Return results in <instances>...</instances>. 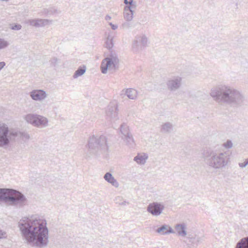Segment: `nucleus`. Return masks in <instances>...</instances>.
I'll return each instance as SVG.
<instances>
[{
    "label": "nucleus",
    "mask_w": 248,
    "mask_h": 248,
    "mask_svg": "<svg viewBox=\"0 0 248 248\" xmlns=\"http://www.w3.org/2000/svg\"><path fill=\"white\" fill-rule=\"evenodd\" d=\"M21 235L28 244L42 248L48 242L46 221L42 217L34 215L24 217L18 222Z\"/></svg>",
    "instance_id": "f257e3e1"
},
{
    "label": "nucleus",
    "mask_w": 248,
    "mask_h": 248,
    "mask_svg": "<svg viewBox=\"0 0 248 248\" xmlns=\"http://www.w3.org/2000/svg\"><path fill=\"white\" fill-rule=\"evenodd\" d=\"M210 95L217 103L235 107H240L246 102L245 95L242 92L226 85H219L213 88Z\"/></svg>",
    "instance_id": "f03ea898"
},
{
    "label": "nucleus",
    "mask_w": 248,
    "mask_h": 248,
    "mask_svg": "<svg viewBox=\"0 0 248 248\" xmlns=\"http://www.w3.org/2000/svg\"><path fill=\"white\" fill-rule=\"evenodd\" d=\"M203 161L208 166L214 169H222L230 162V155L227 152L209 150L203 153Z\"/></svg>",
    "instance_id": "7ed1b4c3"
},
{
    "label": "nucleus",
    "mask_w": 248,
    "mask_h": 248,
    "mask_svg": "<svg viewBox=\"0 0 248 248\" xmlns=\"http://www.w3.org/2000/svg\"><path fill=\"white\" fill-rule=\"evenodd\" d=\"M25 196L20 192L11 188H0V203L22 207L27 204Z\"/></svg>",
    "instance_id": "20e7f679"
},
{
    "label": "nucleus",
    "mask_w": 248,
    "mask_h": 248,
    "mask_svg": "<svg viewBox=\"0 0 248 248\" xmlns=\"http://www.w3.org/2000/svg\"><path fill=\"white\" fill-rule=\"evenodd\" d=\"M86 146L88 148L86 156L88 157L105 153L108 149L107 138L104 135L91 136L89 138Z\"/></svg>",
    "instance_id": "39448f33"
},
{
    "label": "nucleus",
    "mask_w": 248,
    "mask_h": 248,
    "mask_svg": "<svg viewBox=\"0 0 248 248\" xmlns=\"http://www.w3.org/2000/svg\"><path fill=\"white\" fill-rule=\"evenodd\" d=\"M15 135V133L12 132L6 124L0 122V147L9 146L13 141Z\"/></svg>",
    "instance_id": "423d86ee"
},
{
    "label": "nucleus",
    "mask_w": 248,
    "mask_h": 248,
    "mask_svg": "<svg viewBox=\"0 0 248 248\" xmlns=\"http://www.w3.org/2000/svg\"><path fill=\"white\" fill-rule=\"evenodd\" d=\"M118 59L114 57H107L104 59L101 64V70L103 74H106L107 70H113L117 67Z\"/></svg>",
    "instance_id": "0eeeda50"
},
{
    "label": "nucleus",
    "mask_w": 248,
    "mask_h": 248,
    "mask_svg": "<svg viewBox=\"0 0 248 248\" xmlns=\"http://www.w3.org/2000/svg\"><path fill=\"white\" fill-rule=\"evenodd\" d=\"M120 132L122 135V139L125 144L130 147H133L134 145V140L126 124L124 123L121 124Z\"/></svg>",
    "instance_id": "6e6552de"
},
{
    "label": "nucleus",
    "mask_w": 248,
    "mask_h": 248,
    "mask_svg": "<svg viewBox=\"0 0 248 248\" xmlns=\"http://www.w3.org/2000/svg\"><path fill=\"white\" fill-rule=\"evenodd\" d=\"M164 209V206L163 203L153 202L148 205L147 211L153 216H158L162 213Z\"/></svg>",
    "instance_id": "1a4fd4ad"
},
{
    "label": "nucleus",
    "mask_w": 248,
    "mask_h": 248,
    "mask_svg": "<svg viewBox=\"0 0 248 248\" xmlns=\"http://www.w3.org/2000/svg\"><path fill=\"white\" fill-rule=\"evenodd\" d=\"M106 119L111 122H115L118 119L117 106L115 104H110L106 110Z\"/></svg>",
    "instance_id": "9d476101"
},
{
    "label": "nucleus",
    "mask_w": 248,
    "mask_h": 248,
    "mask_svg": "<svg viewBox=\"0 0 248 248\" xmlns=\"http://www.w3.org/2000/svg\"><path fill=\"white\" fill-rule=\"evenodd\" d=\"M182 84V78L179 76L173 77L167 82L168 89L170 91H175L180 88Z\"/></svg>",
    "instance_id": "9b49d317"
},
{
    "label": "nucleus",
    "mask_w": 248,
    "mask_h": 248,
    "mask_svg": "<svg viewBox=\"0 0 248 248\" xmlns=\"http://www.w3.org/2000/svg\"><path fill=\"white\" fill-rule=\"evenodd\" d=\"M31 98L36 101L44 100L47 96V94L43 90H33L30 93Z\"/></svg>",
    "instance_id": "f8f14e48"
},
{
    "label": "nucleus",
    "mask_w": 248,
    "mask_h": 248,
    "mask_svg": "<svg viewBox=\"0 0 248 248\" xmlns=\"http://www.w3.org/2000/svg\"><path fill=\"white\" fill-rule=\"evenodd\" d=\"M47 123L48 120L46 117L37 115L33 126L38 127H44L47 125Z\"/></svg>",
    "instance_id": "ddd939ff"
},
{
    "label": "nucleus",
    "mask_w": 248,
    "mask_h": 248,
    "mask_svg": "<svg viewBox=\"0 0 248 248\" xmlns=\"http://www.w3.org/2000/svg\"><path fill=\"white\" fill-rule=\"evenodd\" d=\"M148 158V155L146 153H138L134 157L133 160L139 165H144Z\"/></svg>",
    "instance_id": "4468645a"
},
{
    "label": "nucleus",
    "mask_w": 248,
    "mask_h": 248,
    "mask_svg": "<svg viewBox=\"0 0 248 248\" xmlns=\"http://www.w3.org/2000/svg\"><path fill=\"white\" fill-rule=\"evenodd\" d=\"M156 232L162 235L173 233L175 232L173 230L169 225L166 224L162 225L156 230Z\"/></svg>",
    "instance_id": "2eb2a0df"
},
{
    "label": "nucleus",
    "mask_w": 248,
    "mask_h": 248,
    "mask_svg": "<svg viewBox=\"0 0 248 248\" xmlns=\"http://www.w3.org/2000/svg\"><path fill=\"white\" fill-rule=\"evenodd\" d=\"M137 94V91L136 90L132 88H129L123 90L121 95L125 94L128 98L134 100L136 99Z\"/></svg>",
    "instance_id": "dca6fc26"
},
{
    "label": "nucleus",
    "mask_w": 248,
    "mask_h": 248,
    "mask_svg": "<svg viewBox=\"0 0 248 248\" xmlns=\"http://www.w3.org/2000/svg\"><path fill=\"white\" fill-rule=\"evenodd\" d=\"M175 229L177 234L181 236L185 237L186 235V227L185 223L177 224L175 225Z\"/></svg>",
    "instance_id": "f3484780"
},
{
    "label": "nucleus",
    "mask_w": 248,
    "mask_h": 248,
    "mask_svg": "<svg viewBox=\"0 0 248 248\" xmlns=\"http://www.w3.org/2000/svg\"><path fill=\"white\" fill-rule=\"evenodd\" d=\"M124 18L127 21H130L133 18V11L132 6H125L124 10Z\"/></svg>",
    "instance_id": "a211bd4d"
},
{
    "label": "nucleus",
    "mask_w": 248,
    "mask_h": 248,
    "mask_svg": "<svg viewBox=\"0 0 248 248\" xmlns=\"http://www.w3.org/2000/svg\"><path fill=\"white\" fill-rule=\"evenodd\" d=\"M104 179L108 183L111 184L115 187H118L119 184L116 179L112 176L110 172H107L104 176Z\"/></svg>",
    "instance_id": "6ab92c4d"
},
{
    "label": "nucleus",
    "mask_w": 248,
    "mask_h": 248,
    "mask_svg": "<svg viewBox=\"0 0 248 248\" xmlns=\"http://www.w3.org/2000/svg\"><path fill=\"white\" fill-rule=\"evenodd\" d=\"M12 132H15L16 134V135L13 139V141H15L17 137H19L22 140H28L30 139V135L27 132H18L16 130H12Z\"/></svg>",
    "instance_id": "aec40b11"
},
{
    "label": "nucleus",
    "mask_w": 248,
    "mask_h": 248,
    "mask_svg": "<svg viewBox=\"0 0 248 248\" xmlns=\"http://www.w3.org/2000/svg\"><path fill=\"white\" fill-rule=\"evenodd\" d=\"M173 130V124L170 122H166L162 124L161 132L165 133H169Z\"/></svg>",
    "instance_id": "412c9836"
},
{
    "label": "nucleus",
    "mask_w": 248,
    "mask_h": 248,
    "mask_svg": "<svg viewBox=\"0 0 248 248\" xmlns=\"http://www.w3.org/2000/svg\"><path fill=\"white\" fill-rule=\"evenodd\" d=\"M235 248H248V236L239 240L237 243Z\"/></svg>",
    "instance_id": "4be33fe9"
},
{
    "label": "nucleus",
    "mask_w": 248,
    "mask_h": 248,
    "mask_svg": "<svg viewBox=\"0 0 248 248\" xmlns=\"http://www.w3.org/2000/svg\"><path fill=\"white\" fill-rule=\"evenodd\" d=\"M37 114L29 113L24 116V119L29 124H31L33 126L35 122V119Z\"/></svg>",
    "instance_id": "5701e85b"
},
{
    "label": "nucleus",
    "mask_w": 248,
    "mask_h": 248,
    "mask_svg": "<svg viewBox=\"0 0 248 248\" xmlns=\"http://www.w3.org/2000/svg\"><path fill=\"white\" fill-rule=\"evenodd\" d=\"M38 28L44 27L49 25L52 21L47 19L37 18Z\"/></svg>",
    "instance_id": "b1692460"
},
{
    "label": "nucleus",
    "mask_w": 248,
    "mask_h": 248,
    "mask_svg": "<svg viewBox=\"0 0 248 248\" xmlns=\"http://www.w3.org/2000/svg\"><path fill=\"white\" fill-rule=\"evenodd\" d=\"M132 48L135 51L142 48V46L140 43V38H138V35L135 37V38L133 42Z\"/></svg>",
    "instance_id": "393cba45"
},
{
    "label": "nucleus",
    "mask_w": 248,
    "mask_h": 248,
    "mask_svg": "<svg viewBox=\"0 0 248 248\" xmlns=\"http://www.w3.org/2000/svg\"><path fill=\"white\" fill-rule=\"evenodd\" d=\"M86 67L83 66V67H79L78 69L75 71L73 77L74 78H77L78 77L82 76L86 72Z\"/></svg>",
    "instance_id": "a878e982"
},
{
    "label": "nucleus",
    "mask_w": 248,
    "mask_h": 248,
    "mask_svg": "<svg viewBox=\"0 0 248 248\" xmlns=\"http://www.w3.org/2000/svg\"><path fill=\"white\" fill-rule=\"evenodd\" d=\"M138 38H140L142 48L145 47L147 44V38L144 35H138Z\"/></svg>",
    "instance_id": "bb28decb"
},
{
    "label": "nucleus",
    "mask_w": 248,
    "mask_h": 248,
    "mask_svg": "<svg viewBox=\"0 0 248 248\" xmlns=\"http://www.w3.org/2000/svg\"><path fill=\"white\" fill-rule=\"evenodd\" d=\"M10 44L8 41L4 39L0 38V50L4 49L9 46Z\"/></svg>",
    "instance_id": "cd10ccee"
},
{
    "label": "nucleus",
    "mask_w": 248,
    "mask_h": 248,
    "mask_svg": "<svg viewBox=\"0 0 248 248\" xmlns=\"http://www.w3.org/2000/svg\"><path fill=\"white\" fill-rule=\"evenodd\" d=\"M25 23L31 26L38 28L37 18L28 19L25 21Z\"/></svg>",
    "instance_id": "c85d7f7f"
},
{
    "label": "nucleus",
    "mask_w": 248,
    "mask_h": 248,
    "mask_svg": "<svg viewBox=\"0 0 248 248\" xmlns=\"http://www.w3.org/2000/svg\"><path fill=\"white\" fill-rule=\"evenodd\" d=\"M113 42H112V39L111 38H110L109 36H108L107 41L106 42V46L108 49H110L113 46Z\"/></svg>",
    "instance_id": "c756f323"
},
{
    "label": "nucleus",
    "mask_w": 248,
    "mask_h": 248,
    "mask_svg": "<svg viewBox=\"0 0 248 248\" xmlns=\"http://www.w3.org/2000/svg\"><path fill=\"white\" fill-rule=\"evenodd\" d=\"M124 3L127 5L126 6H132V8L136 7V2H134L133 0H124Z\"/></svg>",
    "instance_id": "7c9ffc66"
},
{
    "label": "nucleus",
    "mask_w": 248,
    "mask_h": 248,
    "mask_svg": "<svg viewBox=\"0 0 248 248\" xmlns=\"http://www.w3.org/2000/svg\"><path fill=\"white\" fill-rule=\"evenodd\" d=\"M129 21H126V22L123 23L122 25V28L125 30H127L131 28L132 27V26L131 23H129Z\"/></svg>",
    "instance_id": "2f4dec72"
},
{
    "label": "nucleus",
    "mask_w": 248,
    "mask_h": 248,
    "mask_svg": "<svg viewBox=\"0 0 248 248\" xmlns=\"http://www.w3.org/2000/svg\"><path fill=\"white\" fill-rule=\"evenodd\" d=\"M223 146L227 149L231 148L232 146V143L231 140H228L223 144Z\"/></svg>",
    "instance_id": "473e14b6"
},
{
    "label": "nucleus",
    "mask_w": 248,
    "mask_h": 248,
    "mask_svg": "<svg viewBox=\"0 0 248 248\" xmlns=\"http://www.w3.org/2000/svg\"><path fill=\"white\" fill-rule=\"evenodd\" d=\"M248 165V158L246 159L243 163H239L238 165L241 168H245Z\"/></svg>",
    "instance_id": "72a5a7b5"
},
{
    "label": "nucleus",
    "mask_w": 248,
    "mask_h": 248,
    "mask_svg": "<svg viewBox=\"0 0 248 248\" xmlns=\"http://www.w3.org/2000/svg\"><path fill=\"white\" fill-rule=\"evenodd\" d=\"M22 28V26L20 24H15L14 26H13L11 28V29L13 30L18 31L20 30Z\"/></svg>",
    "instance_id": "f704fd0d"
},
{
    "label": "nucleus",
    "mask_w": 248,
    "mask_h": 248,
    "mask_svg": "<svg viewBox=\"0 0 248 248\" xmlns=\"http://www.w3.org/2000/svg\"><path fill=\"white\" fill-rule=\"evenodd\" d=\"M51 62L54 66H55L58 62V60L56 58H53L52 59Z\"/></svg>",
    "instance_id": "c9c22d12"
},
{
    "label": "nucleus",
    "mask_w": 248,
    "mask_h": 248,
    "mask_svg": "<svg viewBox=\"0 0 248 248\" xmlns=\"http://www.w3.org/2000/svg\"><path fill=\"white\" fill-rule=\"evenodd\" d=\"M6 237V232L0 230V239L5 238Z\"/></svg>",
    "instance_id": "e433bc0d"
},
{
    "label": "nucleus",
    "mask_w": 248,
    "mask_h": 248,
    "mask_svg": "<svg viewBox=\"0 0 248 248\" xmlns=\"http://www.w3.org/2000/svg\"><path fill=\"white\" fill-rule=\"evenodd\" d=\"M108 24L111 26V28L113 30H115L118 28V26L117 25H114L111 22H109Z\"/></svg>",
    "instance_id": "4c0bfd02"
},
{
    "label": "nucleus",
    "mask_w": 248,
    "mask_h": 248,
    "mask_svg": "<svg viewBox=\"0 0 248 248\" xmlns=\"http://www.w3.org/2000/svg\"><path fill=\"white\" fill-rule=\"evenodd\" d=\"M111 19V16H110L109 15H107V16H105V19H106V20H110Z\"/></svg>",
    "instance_id": "58836bf2"
},
{
    "label": "nucleus",
    "mask_w": 248,
    "mask_h": 248,
    "mask_svg": "<svg viewBox=\"0 0 248 248\" xmlns=\"http://www.w3.org/2000/svg\"><path fill=\"white\" fill-rule=\"evenodd\" d=\"M119 204L120 205H125L126 204H128V202L126 201H124L123 202H122L121 203H119Z\"/></svg>",
    "instance_id": "ea45409f"
},
{
    "label": "nucleus",
    "mask_w": 248,
    "mask_h": 248,
    "mask_svg": "<svg viewBox=\"0 0 248 248\" xmlns=\"http://www.w3.org/2000/svg\"><path fill=\"white\" fill-rule=\"evenodd\" d=\"M194 240L195 241H196V242H198V243H199V242H200L201 238H200V237H197V238H195L194 239Z\"/></svg>",
    "instance_id": "a19ab883"
},
{
    "label": "nucleus",
    "mask_w": 248,
    "mask_h": 248,
    "mask_svg": "<svg viewBox=\"0 0 248 248\" xmlns=\"http://www.w3.org/2000/svg\"><path fill=\"white\" fill-rule=\"evenodd\" d=\"M122 199V198L121 197L118 196L115 198V200H116V201H117L118 200L120 201Z\"/></svg>",
    "instance_id": "79ce46f5"
}]
</instances>
